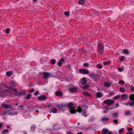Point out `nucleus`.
<instances>
[{"label":"nucleus","mask_w":134,"mask_h":134,"mask_svg":"<svg viewBox=\"0 0 134 134\" xmlns=\"http://www.w3.org/2000/svg\"><path fill=\"white\" fill-rule=\"evenodd\" d=\"M68 107L70 109V112L71 113H75L76 111V110L75 109V108L76 106V105L74 104L72 102H70L68 104Z\"/></svg>","instance_id":"obj_1"},{"label":"nucleus","mask_w":134,"mask_h":134,"mask_svg":"<svg viewBox=\"0 0 134 134\" xmlns=\"http://www.w3.org/2000/svg\"><path fill=\"white\" fill-rule=\"evenodd\" d=\"M83 108V106L81 105L79 107L77 110V112L79 113L82 112V114L83 116L86 117L88 115V114H87V110L86 109H82Z\"/></svg>","instance_id":"obj_2"},{"label":"nucleus","mask_w":134,"mask_h":134,"mask_svg":"<svg viewBox=\"0 0 134 134\" xmlns=\"http://www.w3.org/2000/svg\"><path fill=\"white\" fill-rule=\"evenodd\" d=\"M104 46L101 43H99L97 46V49L99 53L101 54L104 52Z\"/></svg>","instance_id":"obj_3"},{"label":"nucleus","mask_w":134,"mask_h":134,"mask_svg":"<svg viewBox=\"0 0 134 134\" xmlns=\"http://www.w3.org/2000/svg\"><path fill=\"white\" fill-rule=\"evenodd\" d=\"M130 100L129 101V105L131 106H134V94L130 95Z\"/></svg>","instance_id":"obj_4"},{"label":"nucleus","mask_w":134,"mask_h":134,"mask_svg":"<svg viewBox=\"0 0 134 134\" xmlns=\"http://www.w3.org/2000/svg\"><path fill=\"white\" fill-rule=\"evenodd\" d=\"M115 101L114 100H111L110 99H107L105 100L104 102V104L109 105H111Z\"/></svg>","instance_id":"obj_5"},{"label":"nucleus","mask_w":134,"mask_h":134,"mask_svg":"<svg viewBox=\"0 0 134 134\" xmlns=\"http://www.w3.org/2000/svg\"><path fill=\"white\" fill-rule=\"evenodd\" d=\"M68 90L71 93H75L78 91V88L77 87L74 86L72 87L69 88Z\"/></svg>","instance_id":"obj_6"},{"label":"nucleus","mask_w":134,"mask_h":134,"mask_svg":"<svg viewBox=\"0 0 134 134\" xmlns=\"http://www.w3.org/2000/svg\"><path fill=\"white\" fill-rule=\"evenodd\" d=\"M1 106L5 109H10L12 107L11 105L9 104L6 105L4 103H3L1 104Z\"/></svg>","instance_id":"obj_7"},{"label":"nucleus","mask_w":134,"mask_h":134,"mask_svg":"<svg viewBox=\"0 0 134 134\" xmlns=\"http://www.w3.org/2000/svg\"><path fill=\"white\" fill-rule=\"evenodd\" d=\"M79 71L81 73L83 74H87L89 73L88 71L86 69H80L79 70Z\"/></svg>","instance_id":"obj_8"},{"label":"nucleus","mask_w":134,"mask_h":134,"mask_svg":"<svg viewBox=\"0 0 134 134\" xmlns=\"http://www.w3.org/2000/svg\"><path fill=\"white\" fill-rule=\"evenodd\" d=\"M37 99L40 101H44L47 99L46 95L41 96L37 97Z\"/></svg>","instance_id":"obj_9"},{"label":"nucleus","mask_w":134,"mask_h":134,"mask_svg":"<svg viewBox=\"0 0 134 134\" xmlns=\"http://www.w3.org/2000/svg\"><path fill=\"white\" fill-rule=\"evenodd\" d=\"M51 75H52L51 74L47 72L44 73L43 74L44 78L45 79H47L49 77H50Z\"/></svg>","instance_id":"obj_10"},{"label":"nucleus","mask_w":134,"mask_h":134,"mask_svg":"<svg viewBox=\"0 0 134 134\" xmlns=\"http://www.w3.org/2000/svg\"><path fill=\"white\" fill-rule=\"evenodd\" d=\"M55 94L56 96L59 97L62 96L63 95L62 92L60 90L57 91L55 93Z\"/></svg>","instance_id":"obj_11"},{"label":"nucleus","mask_w":134,"mask_h":134,"mask_svg":"<svg viewBox=\"0 0 134 134\" xmlns=\"http://www.w3.org/2000/svg\"><path fill=\"white\" fill-rule=\"evenodd\" d=\"M96 96L97 98H100L102 97V94L99 91L97 92Z\"/></svg>","instance_id":"obj_12"},{"label":"nucleus","mask_w":134,"mask_h":134,"mask_svg":"<svg viewBox=\"0 0 134 134\" xmlns=\"http://www.w3.org/2000/svg\"><path fill=\"white\" fill-rule=\"evenodd\" d=\"M62 62L64 63V58H62L60 60L58 64L57 65L59 66H62Z\"/></svg>","instance_id":"obj_13"},{"label":"nucleus","mask_w":134,"mask_h":134,"mask_svg":"<svg viewBox=\"0 0 134 134\" xmlns=\"http://www.w3.org/2000/svg\"><path fill=\"white\" fill-rule=\"evenodd\" d=\"M87 80L85 77L82 78L81 80V83L82 85H84L87 83Z\"/></svg>","instance_id":"obj_14"},{"label":"nucleus","mask_w":134,"mask_h":134,"mask_svg":"<svg viewBox=\"0 0 134 134\" xmlns=\"http://www.w3.org/2000/svg\"><path fill=\"white\" fill-rule=\"evenodd\" d=\"M128 98V96L126 94H122L121 96V98L123 100L126 99Z\"/></svg>","instance_id":"obj_15"},{"label":"nucleus","mask_w":134,"mask_h":134,"mask_svg":"<svg viewBox=\"0 0 134 134\" xmlns=\"http://www.w3.org/2000/svg\"><path fill=\"white\" fill-rule=\"evenodd\" d=\"M82 94L85 96H88L90 97H92V95L91 94H89L88 92L86 91L83 92Z\"/></svg>","instance_id":"obj_16"},{"label":"nucleus","mask_w":134,"mask_h":134,"mask_svg":"<svg viewBox=\"0 0 134 134\" xmlns=\"http://www.w3.org/2000/svg\"><path fill=\"white\" fill-rule=\"evenodd\" d=\"M119 116V113L117 112H115L112 115L113 117L114 118H117Z\"/></svg>","instance_id":"obj_17"},{"label":"nucleus","mask_w":134,"mask_h":134,"mask_svg":"<svg viewBox=\"0 0 134 134\" xmlns=\"http://www.w3.org/2000/svg\"><path fill=\"white\" fill-rule=\"evenodd\" d=\"M57 107L58 108L61 109H63L65 107L64 105L62 104H59L57 105Z\"/></svg>","instance_id":"obj_18"},{"label":"nucleus","mask_w":134,"mask_h":134,"mask_svg":"<svg viewBox=\"0 0 134 134\" xmlns=\"http://www.w3.org/2000/svg\"><path fill=\"white\" fill-rule=\"evenodd\" d=\"M104 85L105 87H108L110 86L111 85V84L108 82H106L105 83Z\"/></svg>","instance_id":"obj_19"},{"label":"nucleus","mask_w":134,"mask_h":134,"mask_svg":"<svg viewBox=\"0 0 134 134\" xmlns=\"http://www.w3.org/2000/svg\"><path fill=\"white\" fill-rule=\"evenodd\" d=\"M10 84L13 87H14L15 86L16 83L14 81H12L10 82Z\"/></svg>","instance_id":"obj_20"},{"label":"nucleus","mask_w":134,"mask_h":134,"mask_svg":"<svg viewBox=\"0 0 134 134\" xmlns=\"http://www.w3.org/2000/svg\"><path fill=\"white\" fill-rule=\"evenodd\" d=\"M12 72L11 71H7L6 72V74L8 76H10L12 75Z\"/></svg>","instance_id":"obj_21"},{"label":"nucleus","mask_w":134,"mask_h":134,"mask_svg":"<svg viewBox=\"0 0 134 134\" xmlns=\"http://www.w3.org/2000/svg\"><path fill=\"white\" fill-rule=\"evenodd\" d=\"M104 65H108L110 64L111 63V61H108L107 62H103Z\"/></svg>","instance_id":"obj_22"},{"label":"nucleus","mask_w":134,"mask_h":134,"mask_svg":"<svg viewBox=\"0 0 134 134\" xmlns=\"http://www.w3.org/2000/svg\"><path fill=\"white\" fill-rule=\"evenodd\" d=\"M131 115V114L130 111H126L125 113V116H127L129 115Z\"/></svg>","instance_id":"obj_23"},{"label":"nucleus","mask_w":134,"mask_h":134,"mask_svg":"<svg viewBox=\"0 0 134 134\" xmlns=\"http://www.w3.org/2000/svg\"><path fill=\"white\" fill-rule=\"evenodd\" d=\"M102 132L103 133H106L108 132V130L107 129H104L102 130Z\"/></svg>","instance_id":"obj_24"},{"label":"nucleus","mask_w":134,"mask_h":134,"mask_svg":"<svg viewBox=\"0 0 134 134\" xmlns=\"http://www.w3.org/2000/svg\"><path fill=\"white\" fill-rule=\"evenodd\" d=\"M26 92H19L18 93V94L19 96H22L25 95L26 94Z\"/></svg>","instance_id":"obj_25"},{"label":"nucleus","mask_w":134,"mask_h":134,"mask_svg":"<svg viewBox=\"0 0 134 134\" xmlns=\"http://www.w3.org/2000/svg\"><path fill=\"white\" fill-rule=\"evenodd\" d=\"M101 120L103 121H107L109 120V119L107 118L104 117Z\"/></svg>","instance_id":"obj_26"},{"label":"nucleus","mask_w":134,"mask_h":134,"mask_svg":"<svg viewBox=\"0 0 134 134\" xmlns=\"http://www.w3.org/2000/svg\"><path fill=\"white\" fill-rule=\"evenodd\" d=\"M51 111L53 113H56L57 112V109L55 108H52Z\"/></svg>","instance_id":"obj_27"},{"label":"nucleus","mask_w":134,"mask_h":134,"mask_svg":"<svg viewBox=\"0 0 134 134\" xmlns=\"http://www.w3.org/2000/svg\"><path fill=\"white\" fill-rule=\"evenodd\" d=\"M84 0H79V4L82 5L84 4Z\"/></svg>","instance_id":"obj_28"},{"label":"nucleus","mask_w":134,"mask_h":134,"mask_svg":"<svg viewBox=\"0 0 134 134\" xmlns=\"http://www.w3.org/2000/svg\"><path fill=\"white\" fill-rule=\"evenodd\" d=\"M96 68L99 69H101L102 67V65L99 64H98L96 65Z\"/></svg>","instance_id":"obj_29"},{"label":"nucleus","mask_w":134,"mask_h":134,"mask_svg":"<svg viewBox=\"0 0 134 134\" xmlns=\"http://www.w3.org/2000/svg\"><path fill=\"white\" fill-rule=\"evenodd\" d=\"M36 126L35 125H32L30 126V129L32 130H34L36 128Z\"/></svg>","instance_id":"obj_30"},{"label":"nucleus","mask_w":134,"mask_h":134,"mask_svg":"<svg viewBox=\"0 0 134 134\" xmlns=\"http://www.w3.org/2000/svg\"><path fill=\"white\" fill-rule=\"evenodd\" d=\"M51 64H54L56 63V60L54 59H52L51 60Z\"/></svg>","instance_id":"obj_31"},{"label":"nucleus","mask_w":134,"mask_h":134,"mask_svg":"<svg viewBox=\"0 0 134 134\" xmlns=\"http://www.w3.org/2000/svg\"><path fill=\"white\" fill-rule=\"evenodd\" d=\"M123 52L125 54H128L129 52L128 50L127 49H124L123 51Z\"/></svg>","instance_id":"obj_32"},{"label":"nucleus","mask_w":134,"mask_h":134,"mask_svg":"<svg viewBox=\"0 0 134 134\" xmlns=\"http://www.w3.org/2000/svg\"><path fill=\"white\" fill-rule=\"evenodd\" d=\"M119 83L120 85L121 84L122 85H124L125 83V82L124 81H123L122 80L119 81Z\"/></svg>","instance_id":"obj_33"},{"label":"nucleus","mask_w":134,"mask_h":134,"mask_svg":"<svg viewBox=\"0 0 134 134\" xmlns=\"http://www.w3.org/2000/svg\"><path fill=\"white\" fill-rule=\"evenodd\" d=\"M113 122L116 125H117L118 124V120L117 119L114 120L113 121Z\"/></svg>","instance_id":"obj_34"},{"label":"nucleus","mask_w":134,"mask_h":134,"mask_svg":"<svg viewBox=\"0 0 134 134\" xmlns=\"http://www.w3.org/2000/svg\"><path fill=\"white\" fill-rule=\"evenodd\" d=\"M9 110L8 111H4L3 113L2 114V115H7L8 113V112Z\"/></svg>","instance_id":"obj_35"},{"label":"nucleus","mask_w":134,"mask_h":134,"mask_svg":"<svg viewBox=\"0 0 134 134\" xmlns=\"http://www.w3.org/2000/svg\"><path fill=\"white\" fill-rule=\"evenodd\" d=\"M89 76H91V78H93L96 75L93 74H89Z\"/></svg>","instance_id":"obj_36"},{"label":"nucleus","mask_w":134,"mask_h":134,"mask_svg":"<svg viewBox=\"0 0 134 134\" xmlns=\"http://www.w3.org/2000/svg\"><path fill=\"white\" fill-rule=\"evenodd\" d=\"M9 91V90L8 89H3L2 90V91L1 92V93L3 92H8Z\"/></svg>","instance_id":"obj_37"},{"label":"nucleus","mask_w":134,"mask_h":134,"mask_svg":"<svg viewBox=\"0 0 134 134\" xmlns=\"http://www.w3.org/2000/svg\"><path fill=\"white\" fill-rule=\"evenodd\" d=\"M120 91L121 92H124L125 91L124 88H120Z\"/></svg>","instance_id":"obj_38"},{"label":"nucleus","mask_w":134,"mask_h":134,"mask_svg":"<svg viewBox=\"0 0 134 134\" xmlns=\"http://www.w3.org/2000/svg\"><path fill=\"white\" fill-rule=\"evenodd\" d=\"M88 86L87 85H86L82 87V88L84 90H86L88 87Z\"/></svg>","instance_id":"obj_39"},{"label":"nucleus","mask_w":134,"mask_h":134,"mask_svg":"<svg viewBox=\"0 0 134 134\" xmlns=\"http://www.w3.org/2000/svg\"><path fill=\"white\" fill-rule=\"evenodd\" d=\"M39 93V91H35L34 93V95L35 96H37Z\"/></svg>","instance_id":"obj_40"},{"label":"nucleus","mask_w":134,"mask_h":134,"mask_svg":"<svg viewBox=\"0 0 134 134\" xmlns=\"http://www.w3.org/2000/svg\"><path fill=\"white\" fill-rule=\"evenodd\" d=\"M120 98V96L118 95H116L115 96L114 98L115 99H116Z\"/></svg>","instance_id":"obj_41"},{"label":"nucleus","mask_w":134,"mask_h":134,"mask_svg":"<svg viewBox=\"0 0 134 134\" xmlns=\"http://www.w3.org/2000/svg\"><path fill=\"white\" fill-rule=\"evenodd\" d=\"M64 14L66 15L69 16V12L67 11L65 12Z\"/></svg>","instance_id":"obj_42"},{"label":"nucleus","mask_w":134,"mask_h":134,"mask_svg":"<svg viewBox=\"0 0 134 134\" xmlns=\"http://www.w3.org/2000/svg\"><path fill=\"white\" fill-rule=\"evenodd\" d=\"M88 63H85L83 64V66L84 67H87L88 66Z\"/></svg>","instance_id":"obj_43"},{"label":"nucleus","mask_w":134,"mask_h":134,"mask_svg":"<svg viewBox=\"0 0 134 134\" xmlns=\"http://www.w3.org/2000/svg\"><path fill=\"white\" fill-rule=\"evenodd\" d=\"M124 56H121V58L120 59V60L121 61H122L124 59Z\"/></svg>","instance_id":"obj_44"},{"label":"nucleus","mask_w":134,"mask_h":134,"mask_svg":"<svg viewBox=\"0 0 134 134\" xmlns=\"http://www.w3.org/2000/svg\"><path fill=\"white\" fill-rule=\"evenodd\" d=\"M31 95L30 94H28L27 95V97H26V98L27 99H29V98L31 97Z\"/></svg>","instance_id":"obj_45"},{"label":"nucleus","mask_w":134,"mask_h":134,"mask_svg":"<svg viewBox=\"0 0 134 134\" xmlns=\"http://www.w3.org/2000/svg\"><path fill=\"white\" fill-rule=\"evenodd\" d=\"M8 129H5L2 132L3 133H5L6 132L8 133Z\"/></svg>","instance_id":"obj_46"},{"label":"nucleus","mask_w":134,"mask_h":134,"mask_svg":"<svg viewBox=\"0 0 134 134\" xmlns=\"http://www.w3.org/2000/svg\"><path fill=\"white\" fill-rule=\"evenodd\" d=\"M130 87L131 88V91H133L134 90V88L133 87V85H131L130 86Z\"/></svg>","instance_id":"obj_47"},{"label":"nucleus","mask_w":134,"mask_h":134,"mask_svg":"<svg viewBox=\"0 0 134 134\" xmlns=\"http://www.w3.org/2000/svg\"><path fill=\"white\" fill-rule=\"evenodd\" d=\"M124 129L123 128H122L121 130H120L119 132V133L120 134L122 132V131L124 130Z\"/></svg>","instance_id":"obj_48"},{"label":"nucleus","mask_w":134,"mask_h":134,"mask_svg":"<svg viewBox=\"0 0 134 134\" xmlns=\"http://www.w3.org/2000/svg\"><path fill=\"white\" fill-rule=\"evenodd\" d=\"M6 88H7V89H8V90H9L10 89H12V87L11 86L8 87V86H6Z\"/></svg>","instance_id":"obj_49"},{"label":"nucleus","mask_w":134,"mask_h":134,"mask_svg":"<svg viewBox=\"0 0 134 134\" xmlns=\"http://www.w3.org/2000/svg\"><path fill=\"white\" fill-rule=\"evenodd\" d=\"M118 70L120 72H122V69L120 68H118Z\"/></svg>","instance_id":"obj_50"},{"label":"nucleus","mask_w":134,"mask_h":134,"mask_svg":"<svg viewBox=\"0 0 134 134\" xmlns=\"http://www.w3.org/2000/svg\"><path fill=\"white\" fill-rule=\"evenodd\" d=\"M34 91V88H32L31 90H29V92H32Z\"/></svg>","instance_id":"obj_51"},{"label":"nucleus","mask_w":134,"mask_h":134,"mask_svg":"<svg viewBox=\"0 0 134 134\" xmlns=\"http://www.w3.org/2000/svg\"><path fill=\"white\" fill-rule=\"evenodd\" d=\"M108 109H107V110H105L104 111V113H107L108 111Z\"/></svg>","instance_id":"obj_52"},{"label":"nucleus","mask_w":134,"mask_h":134,"mask_svg":"<svg viewBox=\"0 0 134 134\" xmlns=\"http://www.w3.org/2000/svg\"><path fill=\"white\" fill-rule=\"evenodd\" d=\"M128 130L129 131V132H131V130H132L133 129V128H127Z\"/></svg>","instance_id":"obj_53"},{"label":"nucleus","mask_w":134,"mask_h":134,"mask_svg":"<svg viewBox=\"0 0 134 134\" xmlns=\"http://www.w3.org/2000/svg\"><path fill=\"white\" fill-rule=\"evenodd\" d=\"M9 29H6V32L8 34V33H9Z\"/></svg>","instance_id":"obj_54"},{"label":"nucleus","mask_w":134,"mask_h":134,"mask_svg":"<svg viewBox=\"0 0 134 134\" xmlns=\"http://www.w3.org/2000/svg\"><path fill=\"white\" fill-rule=\"evenodd\" d=\"M119 103H117L115 104V108H117L119 106Z\"/></svg>","instance_id":"obj_55"},{"label":"nucleus","mask_w":134,"mask_h":134,"mask_svg":"<svg viewBox=\"0 0 134 134\" xmlns=\"http://www.w3.org/2000/svg\"><path fill=\"white\" fill-rule=\"evenodd\" d=\"M12 91L15 92H17V90L15 89H13Z\"/></svg>","instance_id":"obj_56"},{"label":"nucleus","mask_w":134,"mask_h":134,"mask_svg":"<svg viewBox=\"0 0 134 134\" xmlns=\"http://www.w3.org/2000/svg\"><path fill=\"white\" fill-rule=\"evenodd\" d=\"M115 108V107H112L110 108L109 109H114Z\"/></svg>","instance_id":"obj_57"},{"label":"nucleus","mask_w":134,"mask_h":134,"mask_svg":"<svg viewBox=\"0 0 134 134\" xmlns=\"http://www.w3.org/2000/svg\"><path fill=\"white\" fill-rule=\"evenodd\" d=\"M3 125V124L2 123H0V128H1L2 127V126Z\"/></svg>","instance_id":"obj_58"},{"label":"nucleus","mask_w":134,"mask_h":134,"mask_svg":"<svg viewBox=\"0 0 134 134\" xmlns=\"http://www.w3.org/2000/svg\"><path fill=\"white\" fill-rule=\"evenodd\" d=\"M125 105H129V102L128 103H124L123 104Z\"/></svg>","instance_id":"obj_59"},{"label":"nucleus","mask_w":134,"mask_h":134,"mask_svg":"<svg viewBox=\"0 0 134 134\" xmlns=\"http://www.w3.org/2000/svg\"><path fill=\"white\" fill-rule=\"evenodd\" d=\"M67 134H72L71 132L69 131L68 132Z\"/></svg>","instance_id":"obj_60"},{"label":"nucleus","mask_w":134,"mask_h":134,"mask_svg":"<svg viewBox=\"0 0 134 134\" xmlns=\"http://www.w3.org/2000/svg\"><path fill=\"white\" fill-rule=\"evenodd\" d=\"M23 107V105H21L20 106L19 105L18 106V108H22Z\"/></svg>","instance_id":"obj_61"},{"label":"nucleus","mask_w":134,"mask_h":134,"mask_svg":"<svg viewBox=\"0 0 134 134\" xmlns=\"http://www.w3.org/2000/svg\"><path fill=\"white\" fill-rule=\"evenodd\" d=\"M126 134H133V133L132 132H130V133H127Z\"/></svg>","instance_id":"obj_62"},{"label":"nucleus","mask_w":134,"mask_h":134,"mask_svg":"<svg viewBox=\"0 0 134 134\" xmlns=\"http://www.w3.org/2000/svg\"><path fill=\"white\" fill-rule=\"evenodd\" d=\"M77 134H82V132H80V133H77Z\"/></svg>","instance_id":"obj_63"},{"label":"nucleus","mask_w":134,"mask_h":134,"mask_svg":"<svg viewBox=\"0 0 134 134\" xmlns=\"http://www.w3.org/2000/svg\"><path fill=\"white\" fill-rule=\"evenodd\" d=\"M108 134H111V133L110 131L108 132Z\"/></svg>","instance_id":"obj_64"}]
</instances>
